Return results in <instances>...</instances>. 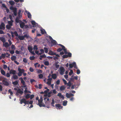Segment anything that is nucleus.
<instances>
[{
    "mask_svg": "<svg viewBox=\"0 0 121 121\" xmlns=\"http://www.w3.org/2000/svg\"><path fill=\"white\" fill-rule=\"evenodd\" d=\"M26 99L23 98L21 99L20 101V103L21 104H22L23 103L25 104Z\"/></svg>",
    "mask_w": 121,
    "mask_h": 121,
    "instance_id": "nucleus-14",
    "label": "nucleus"
},
{
    "mask_svg": "<svg viewBox=\"0 0 121 121\" xmlns=\"http://www.w3.org/2000/svg\"><path fill=\"white\" fill-rule=\"evenodd\" d=\"M29 100H26H26L25 101V105L26 104H29Z\"/></svg>",
    "mask_w": 121,
    "mask_h": 121,
    "instance_id": "nucleus-62",
    "label": "nucleus"
},
{
    "mask_svg": "<svg viewBox=\"0 0 121 121\" xmlns=\"http://www.w3.org/2000/svg\"><path fill=\"white\" fill-rule=\"evenodd\" d=\"M18 81H19V80H17L15 82H13L12 84L15 85H16L18 84Z\"/></svg>",
    "mask_w": 121,
    "mask_h": 121,
    "instance_id": "nucleus-29",
    "label": "nucleus"
},
{
    "mask_svg": "<svg viewBox=\"0 0 121 121\" xmlns=\"http://www.w3.org/2000/svg\"><path fill=\"white\" fill-rule=\"evenodd\" d=\"M6 55V53H4V54H2L1 55V56L2 57L4 58L5 57Z\"/></svg>",
    "mask_w": 121,
    "mask_h": 121,
    "instance_id": "nucleus-50",
    "label": "nucleus"
},
{
    "mask_svg": "<svg viewBox=\"0 0 121 121\" xmlns=\"http://www.w3.org/2000/svg\"><path fill=\"white\" fill-rule=\"evenodd\" d=\"M13 78L14 80L17 79H18V77L17 75H14L11 78L12 79Z\"/></svg>",
    "mask_w": 121,
    "mask_h": 121,
    "instance_id": "nucleus-17",
    "label": "nucleus"
},
{
    "mask_svg": "<svg viewBox=\"0 0 121 121\" xmlns=\"http://www.w3.org/2000/svg\"><path fill=\"white\" fill-rule=\"evenodd\" d=\"M51 43L52 45H55L56 44L57 42L55 40L53 39L51 41Z\"/></svg>",
    "mask_w": 121,
    "mask_h": 121,
    "instance_id": "nucleus-15",
    "label": "nucleus"
},
{
    "mask_svg": "<svg viewBox=\"0 0 121 121\" xmlns=\"http://www.w3.org/2000/svg\"><path fill=\"white\" fill-rule=\"evenodd\" d=\"M44 64L46 65H49V63L48 61H46L44 62Z\"/></svg>",
    "mask_w": 121,
    "mask_h": 121,
    "instance_id": "nucleus-42",
    "label": "nucleus"
},
{
    "mask_svg": "<svg viewBox=\"0 0 121 121\" xmlns=\"http://www.w3.org/2000/svg\"><path fill=\"white\" fill-rule=\"evenodd\" d=\"M10 73H7L6 75V76L8 78L10 76Z\"/></svg>",
    "mask_w": 121,
    "mask_h": 121,
    "instance_id": "nucleus-54",
    "label": "nucleus"
},
{
    "mask_svg": "<svg viewBox=\"0 0 121 121\" xmlns=\"http://www.w3.org/2000/svg\"><path fill=\"white\" fill-rule=\"evenodd\" d=\"M80 73V70L79 69H77V74H79Z\"/></svg>",
    "mask_w": 121,
    "mask_h": 121,
    "instance_id": "nucleus-64",
    "label": "nucleus"
},
{
    "mask_svg": "<svg viewBox=\"0 0 121 121\" xmlns=\"http://www.w3.org/2000/svg\"><path fill=\"white\" fill-rule=\"evenodd\" d=\"M11 48L12 49H13L14 50H15L16 48L14 45L13 44H12V45L11 47Z\"/></svg>",
    "mask_w": 121,
    "mask_h": 121,
    "instance_id": "nucleus-46",
    "label": "nucleus"
},
{
    "mask_svg": "<svg viewBox=\"0 0 121 121\" xmlns=\"http://www.w3.org/2000/svg\"><path fill=\"white\" fill-rule=\"evenodd\" d=\"M18 72L20 73H23L25 71V70L24 69H21L20 68H18Z\"/></svg>",
    "mask_w": 121,
    "mask_h": 121,
    "instance_id": "nucleus-8",
    "label": "nucleus"
},
{
    "mask_svg": "<svg viewBox=\"0 0 121 121\" xmlns=\"http://www.w3.org/2000/svg\"><path fill=\"white\" fill-rule=\"evenodd\" d=\"M11 26L10 25H7L6 26V28L7 29L9 30H10V28H11Z\"/></svg>",
    "mask_w": 121,
    "mask_h": 121,
    "instance_id": "nucleus-27",
    "label": "nucleus"
},
{
    "mask_svg": "<svg viewBox=\"0 0 121 121\" xmlns=\"http://www.w3.org/2000/svg\"><path fill=\"white\" fill-rule=\"evenodd\" d=\"M0 40L3 43H4L5 41V40L4 38L3 37H0Z\"/></svg>",
    "mask_w": 121,
    "mask_h": 121,
    "instance_id": "nucleus-28",
    "label": "nucleus"
},
{
    "mask_svg": "<svg viewBox=\"0 0 121 121\" xmlns=\"http://www.w3.org/2000/svg\"><path fill=\"white\" fill-rule=\"evenodd\" d=\"M19 79L21 80V83L22 84V85H24V84L25 83V81H24L22 77H21L19 78Z\"/></svg>",
    "mask_w": 121,
    "mask_h": 121,
    "instance_id": "nucleus-11",
    "label": "nucleus"
},
{
    "mask_svg": "<svg viewBox=\"0 0 121 121\" xmlns=\"http://www.w3.org/2000/svg\"><path fill=\"white\" fill-rule=\"evenodd\" d=\"M17 93H19L20 94H22L23 93V91L21 90L20 89H19L17 90Z\"/></svg>",
    "mask_w": 121,
    "mask_h": 121,
    "instance_id": "nucleus-18",
    "label": "nucleus"
},
{
    "mask_svg": "<svg viewBox=\"0 0 121 121\" xmlns=\"http://www.w3.org/2000/svg\"><path fill=\"white\" fill-rule=\"evenodd\" d=\"M8 41L9 43V46L11 45L12 44V43L11 41L9 39L8 40Z\"/></svg>",
    "mask_w": 121,
    "mask_h": 121,
    "instance_id": "nucleus-63",
    "label": "nucleus"
},
{
    "mask_svg": "<svg viewBox=\"0 0 121 121\" xmlns=\"http://www.w3.org/2000/svg\"><path fill=\"white\" fill-rule=\"evenodd\" d=\"M24 38L26 37L27 38H28L29 37V35H27V34L24 35Z\"/></svg>",
    "mask_w": 121,
    "mask_h": 121,
    "instance_id": "nucleus-49",
    "label": "nucleus"
},
{
    "mask_svg": "<svg viewBox=\"0 0 121 121\" xmlns=\"http://www.w3.org/2000/svg\"><path fill=\"white\" fill-rule=\"evenodd\" d=\"M48 54L52 56L55 55V53L54 52L51 50H50L49 51Z\"/></svg>",
    "mask_w": 121,
    "mask_h": 121,
    "instance_id": "nucleus-10",
    "label": "nucleus"
},
{
    "mask_svg": "<svg viewBox=\"0 0 121 121\" xmlns=\"http://www.w3.org/2000/svg\"><path fill=\"white\" fill-rule=\"evenodd\" d=\"M3 83L6 86H8L9 85V83L7 81L4 80L2 81Z\"/></svg>",
    "mask_w": 121,
    "mask_h": 121,
    "instance_id": "nucleus-5",
    "label": "nucleus"
},
{
    "mask_svg": "<svg viewBox=\"0 0 121 121\" xmlns=\"http://www.w3.org/2000/svg\"><path fill=\"white\" fill-rule=\"evenodd\" d=\"M9 3L12 6L14 4L15 2L13 1H9Z\"/></svg>",
    "mask_w": 121,
    "mask_h": 121,
    "instance_id": "nucleus-19",
    "label": "nucleus"
},
{
    "mask_svg": "<svg viewBox=\"0 0 121 121\" xmlns=\"http://www.w3.org/2000/svg\"><path fill=\"white\" fill-rule=\"evenodd\" d=\"M43 77V75L42 74H40L39 75V78L41 79Z\"/></svg>",
    "mask_w": 121,
    "mask_h": 121,
    "instance_id": "nucleus-45",
    "label": "nucleus"
},
{
    "mask_svg": "<svg viewBox=\"0 0 121 121\" xmlns=\"http://www.w3.org/2000/svg\"><path fill=\"white\" fill-rule=\"evenodd\" d=\"M15 22L17 23H19L21 20H20L18 17H17L15 19Z\"/></svg>",
    "mask_w": 121,
    "mask_h": 121,
    "instance_id": "nucleus-30",
    "label": "nucleus"
},
{
    "mask_svg": "<svg viewBox=\"0 0 121 121\" xmlns=\"http://www.w3.org/2000/svg\"><path fill=\"white\" fill-rule=\"evenodd\" d=\"M67 101L66 100L64 101L63 102V105L64 106H66L67 104Z\"/></svg>",
    "mask_w": 121,
    "mask_h": 121,
    "instance_id": "nucleus-32",
    "label": "nucleus"
},
{
    "mask_svg": "<svg viewBox=\"0 0 121 121\" xmlns=\"http://www.w3.org/2000/svg\"><path fill=\"white\" fill-rule=\"evenodd\" d=\"M62 57L63 58H66L68 57V56L67 55H65L63 56Z\"/></svg>",
    "mask_w": 121,
    "mask_h": 121,
    "instance_id": "nucleus-60",
    "label": "nucleus"
},
{
    "mask_svg": "<svg viewBox=\"0 0 121 121\" xmlns=\"http://www.w3.org/2000/svg\"><path fill=\"white\" fill-rule=\"evenodd\" d=\"M74 78H70V82H74Z\"/></svg>",
    "mask_w": 121,
    "mask_h": 121,
    "instance_id": "nucleus-58",
    "label": "nucleus"
},
{
    "mask_svg": "<svg viewBox=\"0 0 121 121\" xmlns=\"http://www.w3.org/2000/svg\"><path fill=\"white\" fill-rule=\"evenodd\" d=\"M62 50H63V49L62 48H59L57 49V51L58 52H60L62 51Z\"/></svg>",
    "mask_w": 121,
    "mask_h": 121,
    "instance_id": "nucleus-47",
    "label": "nucleus"
},
{
    "mask_svg": "<svg viewBox=\"0 0 121 121\" xmlns=\"http://www.w3.org/2000/svg\"><path fill=\"white\" fill-rule=\"evenodd\" d=\"M34 97V95H30V99H33Z\"/></svg>",
    "mask_w": 121,
    "mask_h": 121,
    "instance_id": "nucleus-57",
    "label": "nucleus"
},
{
    "mask_svg": "<svg viewBox=\"0 0 121 121\" xmlns=\"http://www.w3.org/2000/svg\"><path fill=\"white\" fill-rule=\"evenodd\" d=\"M16 71L15 70H13L12 69L10 70V74H12L14 75L16 74Z\"/></svg>",
    "mask_w": 121,
    "mask_h": 121,
    "instance_id": "nucleus-7",
    "label": "nucleus"
},
{
    "mask_svg": "<svg viewBox=\"0 0 121 121\" xmlns=\"http://www.w3.org/2000/svg\"><path fill=\"white\" fill-rule=\"evenodd\" d=\"M3 68L4 69H6L7 68V66L6 65L4 64L3 65Z\"/></svg>",
    "mask_w": 121,
    "mask_h": 121,
    "instance_id": "nucleus-55",
    "label": "nucleus"
},
{
    "mask_svg": "<svg viewBox=\"0 0 121 121\" xmlns=\"http://www.w3.org/2000/svg\"><path fill=\"white\" fill-rule=\"evenodd\" d=\"M16 59V57L15 56H13L11 57V59L12 61H14Z\"/></svg>",
    "mask_w": 121,
    "mask_h": 121,
    "instance_id": "nucleus-23",
    "label": "nucleus"
},
{
    "mask_svg": "<svg viewBox=\"0 0 121 121\" xmlns=\"http://www.w3.org/2000/svg\"><path fill=\"white\" fill-rule=\"evenodd\" d=\"M13 20H12L11 21H9L8 22V23L9 24V25L12 26H13Z\"/></svg>",
    "mask_w": 121,
    "mask_h": 121,
    "instance_id": "nucleus-21",
    "label": "nucleus"
},
{
    "mask_svg": "<svg viewBox=\"0 0 121 121\" xmlns=\"http://www.w3.org/2000/svg\"><path fill=\"white\" fill-rule=\"evenodd\" d=\"M3 46H4L6 48H7L9 46V44L7 42H5L3 44Z\"/></svg>",
    "mask_w": 121,
    "mask_h": 121,
    "instance_id": "nucleus-16",
    "label": "nucleus"
},
{
    "mask_svg": "<svg viewBox=\"0 0 121 121\" xmlns=\"http://www.w3.org/2000/svg\"><path fill=\"white\" fill-rule=\"evenodd\" d=\"M18 38L19 39L21 40H23L24 39V38L23 36H18Z\"/></svg>",
    "mask_w": 121,
    "mask_h": 121,
    "instance_id": "nucleus-24",
    "label": "nucleus"
},
{
    "mask_svg": "<svg viewBox=\"0 0 121 121\" xmlns=\"http://www.w3.org/2000/svg\"><path fill=\"white\" fill-rule=\"evenodd\" d=\"M33 49L34 50H37L38 49V48L37 47V46L36 45H35L33 47Z\"/></svg>",
    "mask_w": 121,
    "mask_h": 121,
    "instance_id": "nucleus-44",
    "label": "nucleus"
},
{
    "mask_svg": "<svg viewBox=\"0 0 121 121\" xmlns=\"http://www.w3.org/2000/svg\"><path fill=\"white\" fill-rule=\"evenodd\" d=\"M41 33L42 34H44L46 33L45 30L43 29H41L40 30Z\"/></svg>",
    "mask_w": 121,
    "mask_h": 121,
    "instance_id": "nucleus-20",
    "label": "nucleus"
},
{
    "mask_svg": "<svg viewBox=\"0 0 121 121\" xmlns=\"http://www.w3.org/2000/svg\"><path fill=\"white\" fill-rule=\"evenodd\" d=\"M28 49L29 52L32 51L33 50V47L31 46H29L28 47Z\"/></svg>",
    "mask_w": 121,
    "mask_h": 121,
    "instance_id": "nucleus-13",
    "label": "nucleus"
},
{
    "mask_svg": "<svg viewBox=\"0 0 121 121\" xmlns=\"http://www.w3.org/2000/svg\"><path fill=\"white\" fill-rule=\"evenodd\" d=\"M60 74L61 75H63L64 74V72L65 71V69H64L63 67H60Z\"/></svg>",
    "mask_w": 121,
    "mask_h": 121,
    "instance_id": "nucleus-1",
    "label": "nucleus"
},
{
    "mask_svg": "<svg viewBox=\"0 0 121 121\" xmlns=\"http://www.w3.org/2000/svg\"><path fill=\"white\" fill-rule=\"evenodd\" d=\"M63 50L64 52L65 53V54H67L68 53V52L67 51L66 49L65 48H63Z\"/></svg>",
    "mask_w": 121,
    "mask_h": 121,
    "instance_id": "nucleus-43",
    "label": "nucleus"
},
{
    "mask_svg": "<svg viewBox=\"0 0 121 121\" xmlns=\"http://www.w3.org/2000/svg\"><path fill=\"white\" fill-rule=\"evenodd\" d=\"M13 33L16 37H18V35L16 31H15L14 32H13Z\"/></svg>",
    "mask_w": 121,
    "mask_h": 121,
    "instance_id": "nucleus-41",
    "label": "nucleus"
},
{
    "mask_svg": "<svg viewBox=\"0 0 121 121\" xmlns=\"http://www.w3.org/2000/svg\"><path fill=\"white\" fill-rule=\"evenodd\" d=\"M62 80L64 83L65 85H66L67 84V82L66 80L64 79H63Z\"/></svg>",
    "mask_w": 121,
    "mask_h": 121,
    "instance_id": "nucleus-61",
    "label": "nucleus"
},
{
    "mask_svg": "<svg viewBox=\"0 0 121 121\" xmlns=\"http://www.w3.org/2000/svg\"><path fill=\"white\" fill-rule=\"evenodd\" d=\"M67 86L70 87L71 85L72 84L70 81H69L68 83H67Z\"/></svg>",
    "mask_w": 121,
    "mask_h": 121,
    "instance_id": "nucleus-38",
    "label": "nucleus"
},
{
    "mask_svg": "<svg viewBox=\"0 0 121 121\" xmlns=\"http://www.w3.org/2000/svg\"><path fill=\"white\" fill-rule=\"evenodd\" d=\"M40 57H42V58H45L47 57L46 55L45 54H44L43 55H40Z\"/></svg>",
    "mask_w": 121,
    "mask_h": 121,
    "instance_id": "nucleus-51",
    "label": "nucleus"
},
{
    "mask_svg": "<svg viewBox=\"0 0 121 121\" xmlns=\"http://www.w3.org/2000/svg\"><path fill=\"white\" fill-rule=\"evenodd\" d=\"M29 58L30 60H33L35 59V57L34 56H30Z\"/></svg>",
    "mask_w": 121,
    "mask_h": 121,
    "instance_id": "nucleus-39",
    "label": "nucleus"
},
{
    "mask_svg": "<svg viewBox=\"0 0 121 121\" xmlns=\"http://www.w3.org/2000/svg\"><path fill=\"white\" fill-rule=\"evenodd\" d=\"M0 72L4 76H6V73L5 71L3 70L0 71Z\"/></svg>",
    "mask_w": 121,
    "mask_h": 121,
    "instance_id": "nucleus-25",
    "label": "nucleus"
},
{
    "mask_svg": "<svg viewBox=\"0 0 121 121\" xmlns=\"http://www.w3.org/2000/svg\"><path fill=\"white\" fill-rule=\"evenodd\" d=\"M40 51L41 52L39 53V55H41L44 52V50L43 49H41L40 50Z\"/></svg>",
    "mask_w": 121,
    "mask_h": 121,
    "instance_id": "nucleus-34",
    "label": "nucleus"
},
{
    "mask_svg": "<svg viewBox=\"0 0 121 121\" xmlns=\"http://www.w3.org/2000/svg\"><path fill=\"white\" fill-rule=\"evenodd\" d=\"M23 61L24 63H27V60L26 58H24L23 59Z\"/></svg>",
    "mask_w": 121,
    "mask_h": 121,
    "instance_id": "nucleus-48",
    "label": "nucleus"
},
{
    "mask_svg": "<svg viewBox=\"0 0 121 121\" xmlns=\"http://www.w3.org/2000/svg\"><path fill=\"white\" fill-rule=\"evenodd\" d=\"M6 55H7V56H6V57L7 58H9L10 56V55L8 53V52H6Z\"/></svg>",
    "mask_w": 121,
    "mask_h": 121,
    "instance_id": "nucleus-56",
    "label": "nucleus"
},
{
    "mask_svg": "<svg viewBox=\"0 0 121 121\" xmlns=\"http://www.w3.org/2000/svg\"><path fill=\"white\" fill-rule=\"evenodd\" d=\"M27 14L28 17L30 18H31V15L30 13V12H28L27 13Z\"/></svg>",
    "mask_w": 121,
    "mask_h": 121,
    "instance_id": "nucleus-36",
    "label": "nucleus"
},
{
    "mask_svg": "<svg viewBox=\"0 0 121 121\" xmlns=\"http://www.w3.org/2000/svg\"><path fill=\"white\" fill-rule=\"evenodd\" d=\"M31 93V92L29 91H28L27 90H25L24 91V94L26 95V93Z\"/></svg>",
    "mask_w": 121,
    "mask_h": 121,
    "instance_id": "nucleus-33",
    "label": "nucleus"
},
{
    "mask_svg": "<svg viewBox=\"0 0 121 121\" xmlns=\"http://www.w3.org/2000/svg\"><path fill=\"white\" fill-rule=\"evenodd\" d=\"M55 106L56 107L57 109H58L57 108L60 109L62 108L63 107L62 106H61V105L59 104H56L55 105Z\"/></svg>",
    "mask_w": 121,
    "mask_h": 121,
    "instance_id": "nucleus-9",
    "label": "nucleus"
},
{
    "mask_svg": "<svg viewBox=\"0 0 121 121\" xmlns=\"http://www.w3.org/2000/svg\"><path fill=\"white\" fill-rule=\"evenodd\" d=\"M52 102L51 103V104L52 106L54 107V104L55 103V101L53 99H52Z\"/></svg>",
    "mask_w": 121,
    "mask_h": 121,
    "instance_id": "nucleus-31",
    "label": "nucleus"
},
{
    "mask_svg": "<svg viewBox=\"0 0 121 121\" xmlns=\"http://www.w3.org/2000/svg\"><path fill=\"white\" fill-rule=\"evenodd\" d=\"M67 56H68V57H71L72 56V54L70 52L68 53Z\"/></svg>",
    "mask_w": 121,
    "mask_h": 121,
    "instance_id": "nucleus-53",
    "label": "nucleus"
},
{
    "mask_svg": "<svg viewBox=\"0 0 121 121\" xmlns=\"http://www.w3.org/2000/svg\"><path fill=\"white\" fill-rule=\"evenodd\" d=\"M73 73V71L72 70H70V72L69 73V75H71Z\"/></svg>",
    "mask_w": 121,
    "mask_h": 121,
    "instance_id": "nucleus-52",
    "label": "nucleus"
},
{
    "mask_svg": "<svg viewBox=\"0 0 121 121\" xmlns=\"http://www.w3.org/2000/svg\"><path fill=\"white\" fill-rule=\"evenodd\" d=\"M9 52L11 54H13L14 53V51L13 50H9Z\"/></svg>",
    "mask_w": 121,
    "mask_h": 121,
    "instance_id": "nucleus-59",
    "label": "nucleus"
},
{
    "mask_svg": "<svg viewBox=\"0 0 121 121\" xmlns=\"http://www.w3.org/2000/svg\"><path fill=\"white\" fill-rule=\"evenodd\" d=\"M31 23L32 25H33V27H35V25H36V23L35 21H32L31 22Z\"/></svg>",
    "mask_w": 121,
    "mask_h": 121,
    "instance_id": "nucleus-26",
    "label": "nucleus"
},
{
    "mask_svg": "<svg viewBox=\"0 0 121 121\" xmlns=\"http://www.w3.org/2000/svg\"><path fill=\"white\" fill-rule=\"evenodd\" d=\"M52 78L54 79H56L57 77V75L56 73L52 74L51 75Z\"/></svg>",
    "mask_w": 121,
    "mask_h": 121,
    "instance_id": "nucleus-6",
    "label": "nucleus"
},
{
    "mask_svg": "<svg viewBox=\"0 0 121 121\" xmlns=\"http://www.w3.org/2000/svg\"><path fill=\"white\" fill-rule=\"evenodd\" d=\"M74 96V95L71 93H66V96L67 98H69L71 96Z\"/></svg>",
    "mask_w": 121,
    "mask_h": 121,
    "instance_id": "nucleus-4",
    "label": "nucleus"
},
{
    "mask_svg": "<svg viewBox=\"0 0 121 121\" xmlns=\"http://www.w3.org/2000/svg\"><path fill=\"white\" fill-rule=\"evenodd\" d=\"M8 92L11 95H13V93L12 91H11V89H9Z\"/></svg>",
    "mask_w": 121,
    "mask_h": 121,
    "instance_id": "nucleus-40",
    "label": "nucleus"
},
{
    "mask_svg": "<svg viewBox=\"0 0 121 121\" xmlns=\"http://www.w3.org/2000/svg\"><path fill=\"white\" fill-rule=\"evenodd\" d=\"M43 49L44 50V51L46 53H48V49L46 47H44Z\"/></svg>",
    "mask_w": 121,
    "mask_h": 121,
    "instance_id": "nucleus-35",
    "label": "nucleus"
},
{
    "mask_svg": "<svg viewBox=\"0 0 121 121\" xmlns=\"http://www.w3.org/2000/svg\"><path fill=\"white\" fill-rule=\"evenodd\" d=\"M25 95H24L23 97H25L26 99H28L30 98V94H27Z\"/></svg>",
    "mask_w": 121,
    "mask_h": 121,
    "instance_id": "nucleus-12",
    "label": "nucleus"
},
{
    "mask_svg": "<svg viewBox=\"0 0 121 121\" xmlns=\"http://www.w3.org/2000/svg\"><path fill=\"white\" fill-rule=\"evenodd\" d=\"M5 25L4 23L2 22L0 25V29L4 30L5 29Z\"/></svg>",
    "mask_w": 121,
    "mask_h": 121,
    "instance_id": "nucleus-3",
    "label": "nucleus"
},
{
    "mask_svg": "<svg viewBox=\"0 0 121 121\" xmlns=\"http://www.w3.org/2000/svg\"><path fill=\"white\" fill-rule=\"evenodd\" d=\"M42 101H43V99L42 98V97H41L40 98V99L38 100V103H42Z\"/></svg>",
    "mask_w": 121,
    "mask_h": 121,
    "instance_id": "nucleus-37",
    "label": "nucleus"
},
{
    "mask_svg": "<svg viewBox=\"0 0 121 121\" xmlns=\"http://www.w3.org/2000/svg\"><path fill=\"white\" fill-rule=\"evenodd\" d=\"M20 26V27L22 28H23L25 26V23L22 21H20L19 22Z\"/></svg>",
    "mask_w": 121,
    "mask_h": 121,
    "instance_id": "nucleus-2",
    "label": "nucleus"
},
{
    "mask_svg": "<svg viewBox=\"0 0 121 121\" xmlns=\"http://www.w3.org/2000/svg\"><path fill=\"white\" fill-rule=\"evenodd\" d=\"M65 89V87L64 86H62L60 87V90L61 91H64Z\"/></svg>",
    "mask_w": 121,
    "mask_h": 121,
    "instance_id": "nucleus-22",
    "label": "nucleus"
}]
</instances>
